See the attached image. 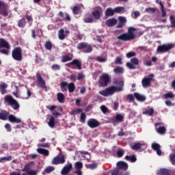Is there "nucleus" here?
Listing matches in <instances>:
<instances>
[{
    "instance_id": "nucleus-1",
    "label": "nucleus",
    "mask_w": 175,
    "mask_h": 175,
    "mask_svg": "<svg viewBox=\"0 0 175 175\" xmlns=\"http://www.w3.org/2000/svg\"><path fill=\"white\" fill-rule=\"evenodd\" d=\"M112 83L114 85L110 86V95H113L116 94V92H122V91H124V85H125L124 78H113Z\"/></svg>"
},
{
    "instance_id": "nucleus-2",
    "label": "nucleus",
    "mask_w": 175,
    "mask_h": 175,
    "mask_svg": "<svg viewBox=\"0 0 175 175\" xmlns=\"http://www.w3.org/2000/svg\"><path fill=\"white\" fill-rule=\"evenodd\" d=\"M136 31V28L130 27L128 28V32L124 33L119 36L117 37L118 40H122L123 42H129L131 40H133L136 36L133 33V31Z\"/></svg>"
},
{
    "instance_id": "nucleus-3",
    "label": "nucleus",
    "mask_w": 175,
    "mask_h": 175,
    "mask_svg": "<svg viewBox=\"0 0 175 175\" xmlns=\"http://www.w3.org/2000/svg\"><path fill=\"white\" fill-rule=\"evenodd\" d=\"M4 100L6 103L11 105V107L14 110H18L20 109V104H18V102L16 100V99L13 98V97L10 95H7L4 98Z\"/></svg>"
},
{
    "instance_id": "nucleus-4",
    "label": "nucleus",
    "mask_w": 175,
    "mask_h": 175,
    "mask_svg": "<svg viewBox=\"0 0 175 175\" xmlns=\"http://www.w3.org/2000/svg\"><path fill=\"white\" fill-rule=\"evenodd\" d=\"M0 53L5 55H9V51L10 50V45L9 42L3 38H0Z\"/></svg>"
},
{
    "instance_id": "nucleus-5",
    "label": "nucleus",
    "mask_w": 175,
    "mask_h": 175,
    "mask_svg": "<svg viewBox=\"0 0 175 175\" xmlns=\"http://www.w3.org/2000/svg\"><path fill=\"white\" fill-rule=\"evenodd\" d=\"M77 50L83 51V53L88 54L92 51V46L88 42H80L77 46Z\"/></svg>"
},
{
    "instance_id": "nucleus-6",
    "label": "nucleus",
    "mask_w": 175,
    "mask_h": 175,
    "mask_svg": "<svg viewBox=\"0 0 175 175\" xmlns=\"http://www.w3.org/2000/svg\"><path fill=\"white\" fill-rule=\"evenodd\" d=\"M12 57L15 61L21 62L23 61V51L21 47H16L12 50Z\"/></svg>"
},
{
    "instance_id": "nucleus-7",
    "label": "nucleus",
    "mask_w": 175,
    "mask_h": 175,
    "mask_svg": "<svg viewBox=\"0 0 175 175\" xmlns=\"http://www.w3.org/2000/svg\"><path fill=\"white\" fill-rule=\"evenodd\" d=\"M110 81V76L107 74H103L100 75L98 79L99 87H107Z\"/></svg>"
},
{
    "instance_id": "nucleus-8",
    "label": "nucleus",
    "mask_w": 175,
    "mask_h": 175,
    "mask_svg": "<svg viewBox=\"0 0 175 175\" xmlns=\"http://www.w3.org/2000/svg\"><path fill=\"white\" fill-rule=\"evenodd\" d=\"M174 46L175 44L173 43L160 45L157 47V53H167V51L173 50V49H174Z\"/></svg>"
},
{
    "instance_id": "nucleus-9",
    "label": "nucleus",
    "mask_w": 175,
    "mask_h": 175,
    "mask_svg": "<svg viewBox=\"0 0 175 175\" xmlns=\"http://www.w3.org/2000/svg\"><path fill=\"white\" fill-rule=\"evenodd\" d=\"M102 14H103V9H102V8L99 6L95 7L94 10L92 12V16L95 21L100 20Z\"/></svg>"
},
{
    "instance_id": "nucleus-10",
    "label": "nucleus",
    "mask_w": 175,
    "mask_h": 175,
    "mask_svg": "<svg viewBox=\"0 0 175 175\" xmlns=\"http://www.w3.org/2000/svg\"><path fill=\"white\" fill-rule=\"evenodd\" d=\"M154 80V74L148 75L144 77L142 81V87L147 88V87H151V82Z\"/></svg>"
},
{
    "instance_id": "nucleus-11",
    "label": "nucleus",
    "mask_w": 175,
    "mask_h": 175,
    "mask_svg": "<svg viewBox=\"0 0 175 175\" xmlns=\"http://www.w3.org/2000/svg\"><path fill=\"white\" fill-rule=\"evenodd\" d=\"M36 76L39 87H40V88H43L44 90H47V86H46V81H44L42 77L40 72H37Z\"/></svg>"
},
{
    "instance_id": "nucleus-12",
    "label": "nucleus",
    "mask_w": 175,
    "mask_h": 175,
    "mask_svg": "<svg viewBox=\"0 0 175 175\" xmlns=\"http://www.w3.org/2000/svg\"><path fill=\"white\" fill-rule=\"evenodd\" d=\"M74 65L76 66L77 68L79 69V70H81V62H80V60L75 59L71 62L67 64V66H68L71 69H76V67H75Z\"/></svg>"
},
{
    "instance_id": "nucleus-13",
    "label": "nucleus",
    "mask_w": 175,
    "mask_h": 175,
    "mask_svg": "<svg viewBox=\"0 0 175 175\" xmlns=\"http://www.w3.org/2000/svg\"><path fill=\"white\" fill-rule=\"evenodd\" d=\"M65 156H57L52 160V165H62L65 163Z\"/></svg>"
},
{
    "instance_id": "nucleus-14",
    "label": "nucleus",
    "mask_w": 175,
    "mask_h": 175,
    "mask_svg": "<svg viewBox=\"0 0 175 175\" xmlns=\"http://www.w3.org/2000/svg\"><path fill=\"white\" fill-rule=\"evenodd\" d=\"M131 147L134 151H139V150H142V151H144V150L147 148V144H142L141 142H136V143H134L133 146H131Z\"/></svg>"
},
{
    "instance_id": "nucleus-15",
    "label": "nucleus",
    "mask_w": 175,
    "mask_h": 175,
    "mask_svg": "<svg viewBox=\"0 0 175 175\" xmlns=\"http://www.w3.org/2000/svg\"><path fill=\"white\" fill-rule=\"evenodd\" d=\"M111 121L113 124H120V122H122V121H124V116H122V114L118 113L111 119Z\"/></svg>"
},
{
    "instance_id": "nucleus-16",
    "label": "nucleus",
    "mask_w": 175,
    "mask_h": 175,
    "mask_svg": "<svg viewBox=\"0 0 175 175\" xmlns=\"http://www.w3.org/2000/svg\"><path fill=\"white\" fill-rule=\"evenodd\" d=\"M0 14L3 16V17H7L9 15V12L8 11V8L5 5L2 1H0Z\"/></svg>"
},
{
    "instance_id": "nucleus-17",
    "label": "nucleus",
    "mask_w": 175,
    "mask_h": 175,
    "mask_svg": "<svg viewBox=\"0 0 175 175\" xmlns=\"http://www.w3.org/2000/svg\"><path fill=\"white\" fill-rule=\"evenodd\" d=\"M135 65H139V59L136 57H133L131 59V62L126 63V66L129 68L130 69H135L136 66Z\"/></svg>"
},
{
    "instance_id": "nucleus-18",
    "label": "nucleus",
    "mask_w": 175,
    "mask_h": 175,
    "mask_svg": "<svg viewBox=\"0 0 175 175\" xmlns=\"http://www.w3.org/2000/svg\"><path fill=\"white\" fill-rule=\"evenodd\" d=\"M22 172H25L27 174L29 175H36L38 174V171L31 170L29 165H25Z\"/></svg>"
},
{
    "instance_id": "nucleus-19",
    "label": "nucleus",
    "mask_w": 175,
    "mask_h": 175,
    "mask_svg": "<svg viewBox=\"0 0 175 175\" xmlns=\"http://www.w3.org/2000/svg\"><path fill=\"white\" fill-rule=\"evenodd\" d=\"M73 166L72 165V163H68V165H65L63 169L61 171V174L62 175H66L68 173L72 170Z\"/></svg>"
},
{
    "instance_id": "nucleus-20",
    "label": "nucleus",
    "mask_w": 175,
    "mask_h": 175,
    "mask_svg": "<svg viewBox=\"0 0 175 175\" xmlns=\"http://www.w3.org/2000/svg\"><path fill=\"white\" fill-rule=\"evenodd\" d=\"M88 125L90 128L94 129L99 126V122L95 119H90L88 121Z\"/></svg>"
},
{
    "instance_id": "nucleus-21",
    "label": "nucleus",
    "mask_w": 175,
    "mask_h": 175,
    "mask_svg": "<svg viewBox=\"0 0 175 175\" xmlns=\"http://www.w3.org/2000/svg\"><path fill=\"white\" fill-rule=\"evenodd\" d=\"M8 120L10 122H12V124H20V122H21V119L16 118V116L12 114L8 116Z\"/></svg>"
},
{
    "instance_id": "nucleus-22",
    "label": "nucleus",
    "mask_w": 175,
    "mask_h": 175,
    "mask_svg": "<svg viewBox=\"0 0 175 175\" xmlns=\"http://www.w3.org/2000/svg\"><path fill=\"white\" fill-rule=\"evenodd\" d=\"M152 148L154 151H157V155H162V150H161V145L157 143H153L152 144Z\"/></svg>"
},
{
    "instance_id": "nucleus-23",
    "label": "nucleus",
    "mask_w": 175,
    "mask_h": 175,
    "mask_svg": "<svg viewBox=\"0 0 175 175\" xmlns=\"http://www.w3.org/2000/svg\"><path fill=\"white\" fill-rule=\"evenodd\" d=\"M124 9L125 8L121 6L116 7L113 10L111 8L110 16H114L115 13H121V12H122V10H124Z\"/></svg>"
},
{
    "instance_id": "nucleus-24",
    "label": "nucleus",
    "mask_w": 175,
    "mask_h": 175,
    "mask_svg": "<svg viewBox=\"0 0 175 175\" xmlns=\"http://www.w3.org/2000/svg\"><path fill=\"white\" fill-rule=\"evenodd\" d=\"M10 113L6 111H1L0 112V120L2 121H6V120H8L9 116Z\"/></svg>"
},
{
    "instance_id": "nucleus-25",
    "label": "nucleus",
    "mask_w": 175,
    "mask_h": 175,
    "mask_svg": "<svg viewBox=\"0 0 175 175\" xmlns=\"http://www.w3.org/2000/svg\"><path fill=\"white\" fill-rule=\"evenodd\" d=\"M157 175H170V170L167 168H161L157 171Z\"/></svg>"
},
{
    "instance_id": "nucleus-26",
    "label": "nucleus",
    "mask_w": 175,
    "mask_h": 175,
    "mask_svg": "<svg viewBox=\"0 0 175 175\" xmlns=\"http://www.w3.org/2000/svg\"><path fill=\"white\" fill-rule=\"evenodd\" d=\"M117 166L119 169H122L123 170H128V163H126L124 161L118 162Z\"/></svg>"
},
{
    "instance_id": "nucleus-27",
    "label": "nucleus",
    "mask_w": 175,
    "mask_h": 175,
    "mask_svg": "<svg viewBox=\"0 0 175 175\" xmlns=\"http://www.w3.org/2000/svg\"><path fill=\"white\" fill-rule=\"evenodd\" d=\"M134 96L139 102H145L146 100V97L137 92L134 93Z\"/></svg>"
},
{
    "instance_id": "nucleus-28",
    "label": "nucleus",
    "mask_w": 175,
    "mask_h": 175,
    "mask_svg": "<svg viewBox=\"0 0 175 175\" xmlns=\"http://www.w3.org/2000/svg\"><path fill=\"white\" fill-rule=\"evenodd\" d=\"M57 99L59 103H65V95H64L61 92H59L57 94Z\"/></svg>"
},
{
    "instance_id": "nucleus-29",
    "label": "nucleus",
    "mask_w": 175,
    "mask_h": 175,
    "mask_svg": "<svg viewBox=\"0 0 175 175\" xmlns=\"http://www.w3.org/2000/svg\"><path fill=\"white\" fill-rule=\"evenodd\" d=\"M37 151H38V153L41 154V155H44V157H49V152L48 150L40 148H38Z\"/></svg>"
},
{
    "instance_id": "nucleus-30",
    "label": "nucleus",
    "mask_w": 175,
    "mask_h": 175,
    "mask_svg": "<svg viewBox=\"0 0 175 175\" xmlns=\"http://www.w3.org/2000/svg\"><path fill=\"white\" fill-rule=\"evenodd\" d=\"M113 72L116 75H122L125 72V70L120 66H118L113 69Z\"/></svg>"
},
{
    "instance_id": "nucleus-31",
    "label": "nucleus",
    "mask_w": 175,
    "mask_h": 175,
    "mask_svg": "<svg viewBox=\"0 0 175 175\" xmlns=\"http://www.w3.org/2000/svg\"><path fill=\"white\" fill-rule=\"evenodd\" d=\"M68 82L66 81H62L60 82V88L62 91V92H65L68 91Z\"/></svg>"
},
{
    "instance_id": "nucleus-32",
    "label": "nucleus",
    "mask_w": 175,
    "mask_h": 175,
    "mask_svg": "<svg viewBox=\"0 0 175 175\" xmlns=\"http://www.w3.org/2000/svg\"><path fill=\"white\" fill-rule=\"evenodd\" d=\"M48 125L50 128H55V118L54 116H51L49 121L48 122Z\"/></svg>"
},
{
    "instance_id": "nucleus-33",
    "label": "nucleus",
    "mask_w": 175,
    "mask_h": 175,
    "mask_svg": "<svg viewBox=\"0 0 175 175\" xmlns=\"http://www.w3.org/2000/svg\"><path fill=\"white\" fill-rule=\"evenodd\" d=\"M27 24V22L25 21V18H23L22 19H20L18 22V27L19 28H24Z\"/></svg>"
},
{
    "instance_id": "nucleus-34",
    "label": "nucleus",
    "mask_w": 175,
    "mask_h": 175,
    "mask_svg": "<svg viewBox=\"0 0 175 175\" xmlns=\"http://www.w3.org/2000/svg\"><path fill=\"white\" fill-rule=\"evenodd\" d=\"M58 36L59 40H64L65 39V30H64V29H61L59 31Z\"/></svg>"
},
{
    "instance_id": "nucleus-35",
    "label": "nucleus",
    "mask_w": 175,
    "mask_h": 175,
    "mask_svg": "<svg viewBox=\"0 0 175 175\" xmlns=\"http://www.w3.org/2000/svg\"><path fill=\"white\" fill-rule=\"evenodd\" d=\"M54 170H55L54 167L49 166L44 170V171L42 172V174H46V173L49 174V173H51V172H54Z\"/></svg>"
},
{
    "instance_id": "nucleus-36",
    "label": "nucleus",
    "mask_w": 175,
    "mask_h": 175,
    "mask_svg": "<svg viewBox=\"0 0 175 175\" xmlns=\"http://www.w3.org/2000/svg\"><path fill=\"white\" fill-rule=\"evenodd\" d=\"M99 94L103 96H109L110 95V87L107 88L105 90L99 92Z\"/></svg>"
},
{
    "instance_id": "nucleus-37",
    "label": "nucleus",
    "mask_w": 175,
    "mask_h": 175,
    "mask_svg": "<svg viewBox=\"0 0 175 175\" xmlns=\"http://www.w3.org/2000/svg\"><path fill=\"white\" fill-rule=\"evenodd\" d=\"M44 47L46 50H49V51H51L53 49V43L51 41H46L44 44Z\"/></svg>"
},
{
    "instance_id": "nucleus-38",
    "label": "nucleus",
    "mask_w": 175,
    "mask_h": 175,
    "mask_svg": "<svg viewBox=\"0 0 175 175\" xmlns=\"http://www.w3.org/2000/svg\"><path fill=\"white\" fill-rule=\"evenodd\" d=\"M125 159L126 161H130V162H132V163L136 162V161H137V159L136 158V156H135V155H133L131 157L127 155L125 157Z\"/></svg>"
},
{
    "instance_id": "nucleus-39",
    "label": "nucleus",
    "mask_w": 175,
    "mask_h": 175,
    "mask_svg": "<svg viewBox=\"0 0 175 175\" xmlns=\"http://www.w3.org/2000/svg\"><path fill=\"white\" fill-rule=\"evenodd\" d=\"M94 60L97 61V62L103 63L106 62L107 59L101 56H96V57H94Z\"/></svg>"
},
{
    "instance_id": "nucleus-40",
    "label": "nucleus",
    "mask_w": 175,
    "mask_h": 175,
    "mask_svg": "<svg viewBox=\"0 0 175 175\" xmlns=\"http://www.w3.org/2000/svg\"><path fill=\"white\" fill-rule=\"evenodd\" d=\"M157 132L160 135H165V133H166V127H165L164 126H159L157 129Z\"/></svg>"
},
{
    "instance_id": "nucleus-41",
    "label": "nucleus",
    "mask_w": 175,
    "mask_h": 175,
    "mask_svg": "<svg viewBox=\"0 0 175 175\" xmlns=\"http://www.w3.org/2000/svg\"><path fill=\"white\" fill-rule=\"evenodd\" d=\"M165 99H174V94L172 92H169L167 93H165L164 94Z\"/></svg>"
},
{
    "instance_id": "nucleus-42",
    "label": "nucleus",
    "mask_w": 175,
    "mask_h": 175,
    "mask_svg": "<svg viewBox=\"0 0 175 175\" xmlns=\"http://www.w3.org/2000/svg\"><path fill=\"white\" fill-rule=\"evenodd\" d=\"M25 18L27 21V22L29 23V26L32 25V23H33V18H32V15L26 14Z\"/></svg>"
},
{
    "instance_id": "nucleus-43",
    "label": "nucleus",
    "mask_w": 175,
    "mask_h": 175,
    "mask_svg": "<svg viewBox=\"0 0 175 175\" xmlns=\"http://www.w3.org/2000/svg\"><path fill=\"white\" fill-rule=\"evenodd\" d=\"M170 161L172 165H174V166H175V152L170 154Z\"/></svg>"
},
{
    "instance_id": "nucleus-44",
    "label": "nucleus",
    "mask_w": 175,
    "mask_h": 175,
    "mask_svg": "<svg viewBox=\"0 0 175 175\" xmlns=\"http://www.w3.org/2000/svg\"><path fill=\"white\" fill-rule=\"evenodd\" d=\"M69 92H74L76 88V86L75 85V83H70L68 86Z\"/></svg>"
},
{
    "instance_id": "nucleus-45",
    "label": "nucleus",
    "mask_w": 175,
    "mask_h": 175,
    "mask_svg": "<svg viewBox=\"0 0 175 175\" xmlns=\"http://www.w3.org/2000/svg\"><path fill=\"white\" fill-rule=\"evenodd\" d=\"M76 170H81L83 169V163L81 161H77L75 163Z\"/></svg>"
},
{
    "instance_id": "nucleus-46",
    "label": "nucleus",
    "mask_w": 175,
    "mask_h": 175,
    "mask_svg": "<svg viewBox=\"0 0 175 175\" xmlns=\"http://www.w3.org/2000/svg\"><path fill=\"white\" fill-rule=\"evenodd\" d=\"M87 169H91L92 170L94 169H96L98 167V165L95 163H92L91 164L86 165Z\"/></svg>"
},
{
    "instance_id": "nucleus-47",
    "label": "nucleus",
    "mask_w": 175,
    "mask_h": 175,
    "mask_svg": "<svg viewBox=\"0 0 175 175\" xmlns=\"http://www.w3.org/2000/svg\"><path fill=\"white\" fill-rule=\"evenodd\" d=\"M69 61H72V57L67 55H63L62 57V62H68Z\"/></svg>"
},
{
    "instance_id": "nucleus-48",
    "label": "nucleus",
    "mask_w": 175,
    "mask_h": 175,
    "mask_svg": "<svg viewBox=\"0 0 175 175\" xmlns=\"http://www.w3.org/2000/svg\"><path fill=\"white\" fill-rule=\"evenodd\" d=\"M81 9L79 6H74L72 8L73 14H79Z\"/></svg>"
},
{
    "instance_id": "nucleus-49",
    "label": "nucleus",
    "mask_w": 175,
    "mask_h": 175,
    "mask_svg": "<svg viewBox=\"0 0 175 175\" xmlns=\"http://www.w3.org/2000/svg\"><path fill=\"white\" fill-rule=\"evenodd\" d=\"M83 21H84V23L91 24V23H94L95 21V20L94 19V18L87 17V18H83Z\"/></svg>"
},
{
    "instance_id": "nucleus-50",
    "label": "nucleus",
    "mask_w": 175,
    "mask_h": 175,
    "mask_svg": "<svg viewBox=\"0 0 175 175\" xmlns=\"http://www.w3.org/2000/svg\"><path fill=\"white\" fill-rule=\"evenodd\" d=\"M86 118H87V116L85 115V113L84 112H82L81 113V118H80L81 122H82V124H84L85 122Z\"/></svg>"
},
{
    "instance_id": "nucleus-51",
    "label": "nucleus",
    "mask_w": 175,
    "mask_h": 175,
    "mask_svg": "<svg viewBox=\"0 0 175 175\" xmlns=\"http://www.w3.org/2000/svg\"><path fill=\"white\" fill-rule=\"evenodd\" d=\"M124 152L122 150V149H118L117 151V156L118 158H122V157H124Z\"/></svg>"
},
{
    "instance_id": "nucleus-52",
    "label": "nucleus",
    "mask_w": 175,
    "mask_h": 175,
    "mask_svg": "<svg viewBox=\"0 0 175 175\" xmlns=\"http://www.w3.org/2000/svg\"><path fill=\"white\" fill-rule=\"evenodd\" d=\"M126 99L127 100H129V102H133V100H135V96H133V94H128Z\"/></svg>"
},
{
    "instance_id": "nucleus-53",
    "label": "nucleus",
    "mask_w": 175,
    "mask_h": 175,
    "mask_svg": "<svg viewBox=\"0 0 175 175\" xmlns=\"http://www.w3.org/2000/svg\"><path fill=\"white\" fill-rule=\"evenodd\" d=\"M52 70H59L61 69V66L58 64H53L51 66Z\"/></svg>"
},
{
    "instance_id": "nucleus-54",
    "label": "nucleus",
    "mask_w": 175,
    "mask_h": 175,
    "mask_svg": "<svg viewBox=\"0 0 175 175\" xmlns=\"http://www.w3.org/2000/svg\"><path fill=\"white\" fill-rule=\"evenodd\" d=\"M160 5H161V8L162 16L166 17V11L165 10V8H163V3H162V2H161Z\"/></svg>"
},
{
    "instance_id": "nucleus-55",
    "label": "nucleus",
    "mask_w": 175,
    "mask_h": 175,
    "mask_svg": "<svg viewBox=\"0 0 175 175\" xmlns=\"http://www.w3.org/2000/svg\"><path fill=\"white\" fill-rule=\"evenodd\" d=\"M170 21H171V27L172 28H175V19H174V16H173L172 15L170 16Z\"/></svg>"
},
{
    "instance_id": "nucleus-56",
    "label": "nucleus",
    "mask_w": 175,
    "mask_h": 175,
    "mask_svg": "<svg viewBox=\"0 0 175 175\" xmlns=\"http://www.w3.org/2000/svg\"><path fill=\"white\" fill-rule=\"evenodd\" d=\"M135 55H136V53H135L134 51L129 52L126 54L127 58H132V57H135Z\"/></svg>"
},
{
    "instance_id": "nucleus-57",
    "label": "nucleus",
    "mask_w": 175,
    "mask_h": 175,
    "mask_svg": "<svg viewBox=\"0 0 175 175\" xmlns=\"http://www.w3.org/2000/svg\"><path fill=\"white\" fill-rule=\"evenodd\" d=\"M5 129H6L7 132H10L12 131V125L9 123H6L5 124Z\"/></svg>"
},
{
    "instance_id": "nucleus-58",
    "label": "nucleus",
    "mask_w": 175,
    "mask_h": 175,
    "mask_svg": "<svg viewBox=\"0 0 175 175\" xmlns=\"http://www.w3.org/2000/svg\"><path fill=\"white\" fill-rule=\"evenodd\" d=\"M118 19H119V22H120V23L124 24V25L126 24V18H125V17H124V16H120V17L118 18Z\"/></svg>"
},
{
    "instance_id": "nucleus-59",
    "label": "nucleus",
    "mask_w": 175,
    "mask_h": 175,
    "mask_svg": "<svg viewBox=\"0 0 175 175\" xmlns=\"http://www.w3.org/2000/svg\"><path fill=\"white\" fill-rule=\"evenodd\" d=\"M118 21L116 18H111L110 19V27H113L117 24Z\"/></svg>"
},
{
    "instance_id": "nucleus-60",
    "label": "nucleus",
    "mask_w": 175,
    "mask_h": 175,
    "mask_svg": "<svg viewBox=\"0 0 175 175\" xmlns=\"http://www.w3.org/2000/svg\"><path fill=\"white\" fill-rule=\"evenodd\" d=\"M100 110L103 113H104V114H106V113H107V110H109V109H107V107L106 106L102 105L100 107Z\"/></svg>"
},
{
    "instance_id": "nucleus-61",
    "label": "nucleus",
    "mask_w": 175,
    "mask_h": 175,
    "mask_svg": "<svg viewBox=\"0 0 175 175\" xmlns=\"http://www.w3.org/2000/svg\"><path fill=\"white\" fill-rule=\"evenodd\" d=\"M2 161H12V156L0 158V162H2Z\"/></svg>"
},
{
    "instance_id": "nucleus-62",
    "label": "nucleus",
    "mask_w": 175,
    "mask_h": 175,
    "mask_svg": "<svg viewBox=\"0 0 175 175\" xmlns=\"http://www.w3.org/2000/svg\"><path fill=\"white\" fill-rule=\"evenodd\" d=\"M110 17V8H108L105 12V18L107 19Z\"/></svg>"
},
{
    "instance_id": "nucleus-63",
    "label": "nucleus",
    "mask_w": 175,
    "mask_h": 175,
    "mask_svg": "<svg viewBox=\"0 0 175 175\" xmlns=\"http://www.w3.org/2000/svg\"><path fill=\"white\" fill-rule=\"evenodd\" d=\"M116 64L122 65V59L120 57H118L116 59Z\"/></svg>"
},
{
    "instance_id": "nucleus-64",
    "label": "nucleus",
    "mask_w": 175,
    "mask_h": 175,
    "mask_svg": "<svg viewBox=\"0 0 175 175\" xmlns=\"http://www.w3.org/2000/svg\"><path fill=\"white\" fill-rule=\"evenodd\" d=\"M147 114H149V116H154V109L150 108L148 111H146Z\"/></svg>"
}]
</instances>
